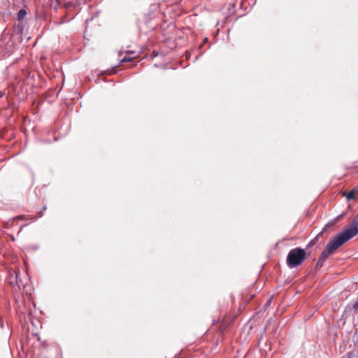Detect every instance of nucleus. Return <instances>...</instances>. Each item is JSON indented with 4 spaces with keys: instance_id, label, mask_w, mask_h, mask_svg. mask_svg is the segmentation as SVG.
Listing matches in <instances>:
<instances>
[{
    "instance_id": "nucleus-4",
    "label": "nucleus",
    "mask_w": 358,
    "mask_h": 358,
    "mask_svg": "<svg viewBox=\"0 0 358 358\" xmlns=\"http://www.w3.org/2000/svg\"><path fill=\"white\" fill-rule=\"evenodd\" d=\"M26 15H27V11L24 9H21L17 13V20L20 21V20H23Z\"/></svg>"
},
{
    "instance_id": "nucleus-2",
    "label": "nucleus",
    "mask_w": 358,
    "mask_h": 358,
    "mask_svg": "<svg viewBox=\"0 0 358 358\" xmlns=\"http://www.w3.org/2000/svg\"><path fill=\"white\" fill-rule=\"evenodd\" d=\"M306 258V251L301 248H295L289 252L286 262L289 268H293L300 266Z\"/></svg>"
},
{
    "instance_id": "nucleus-1",
    "label": "nucleus",
    "mask_w": 358,
    "mask_h": 358,
    "mask_svg": "<svg viewBox=\"0 0 358 358\" xmlns=\"http://www.w3.org/2000/svg\"><path fill=\"white\" fill-rule=\"evenodd\" d=\"M358 234V213L354 217L350 226L346 228L341 234L332 238L319 257L318 262L323 263L330 255L344 244L346 241L353 238Z\"/></svg>"
},
{
    "instance_id": "nucleus-7",
    "label": "nucleus",
    "mask_w": 358,
    "mask_h": 358,
    "mask_svg": "<svg viewBox=\"0 0 358 358\" xmlns=\"http://www.w3.org/2000/svg\"><path fill=\"white\" fill-rule=\"evenodd\" d=\"M270 303H271V300H268V301H267V303H266V305H268H268L270 304Z\"/></svg>"
},
{
    "instance_id": "nucleus-5",
    "label": "nucleus",
    "mask_w": 358,
    "mask_h": 358,
    "mask_svg": "<svg viewBox=\"0 0 358 358\" xmlns=\"http://www.w3.org/2000/svg\"><path fill=\"white\" fill-rule=\"evenodd\" d=\"M135 57H124L121 59L120 63L131 62Z\"/></svg>"
},
{
    "instance_id": "nucleus-3",
    "label": "nucleus",
    "mask_w": 358,
    "mask_h": 358,
    "mask_svg": "<svg viewBox=\"0 0 358 358\" xmlns=\"http://www.w3.org/2000/svg\"><path fill=\"white\" fill-rule=\"evenodd\" d=\"M357 194H358V190L357 189H353L348 192H344L343 193V195L344 196H345L348 200H353V199H355V196Z\"/></svg>"
},
{
    "instance_id": "nucleus-6",
    "label": "nucleus",
    "mask_w": 358,
    "mask_h": 358,
    "mask_svg": "<svg viewBox=\"0 0 358 358\" xmlns=\"http://www.w3.org/2000/svg\"><path fill=\"white\" fill-rule=\"evenodd\" d=\"M354 307H355V308H357L358 307V303H355V306H354Z\"/></svg>"
}]
</instances>
